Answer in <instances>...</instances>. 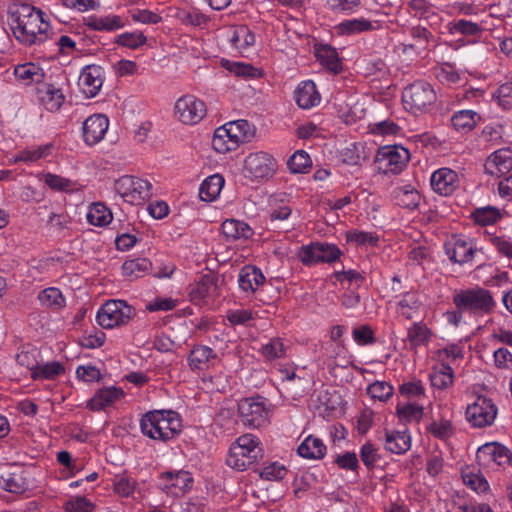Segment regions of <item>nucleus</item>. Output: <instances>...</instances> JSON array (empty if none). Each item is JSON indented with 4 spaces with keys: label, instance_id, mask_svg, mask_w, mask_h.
<instances>
[{
    "label": "nucleus",
    "instance_id": "nucleus-1",
    "mask_svg": "<svg viewBox=\"0 0 512 512\" xmlns=\"http://www.w3.org/2000/svg\"><path fill=\"white\" fill-rule=\"evenodd\" d=\"M8 15L10 29L20 43L40 45L49 38L50 25L44 20L41 10L28 4L13 5Z\"/></svg>",
    "mask_w": 512,
    "mask_h": 512
},
{
    "label": "nucleus",
    "instance_id": "nucleus-2",
    "mask_svg": "<svg viewBox=\"0 0 512 512\" xmlns=\"http://www.w3.org/2000/svg\"><path fill=\"white\" fill-rule=\"evenodd\" d=\"M140 427L149 438L166 442L181 432V420L175 411L154 410L143 415Z\"/></svg>",
    "mask_w": 512,
    "mask_h": 512
},
{
    "label": "nucleus",
    "instance_id": "nucleus-3",
    "mask_svg": "<svg viewBox=\"0 0 512 512\" xmlns=\"http://www.w3.org/2000/svg\"><path fill=\"white\" fill-rule=\"evenodd\" d=\"M258 438L252 434L240 436L230 448L226 463L229 467L244 471L262 458V449L258 446Z\"/></svg>",
    "mask_w": 512,
    "mask_h": 512
},
{
    "label": "nucleus",
    "instance_id": "nucleus-4",
    "mask_svg": "<svg viewBox=\"0 0 512 512\" xmlns=\"http://www.w3.org/2000/svg\"><path fill=\"white\" fill-rule=\"evenodd\" d=\"M453 303L459 310L469 311L474 314H489L496 303L492 293L484 288L462 290L453 296Z\"/></svg>",
    "mask_w": 512,
    "mask_h": 512
},
{
    "label": "nucleus",
    "instance_id": "nucleus-5",
    "mask_svg": "<svg viewBox=\"0 0 512 512\" xmlns=\"http://www.w3.org/2000/svg\"><path fill=\"white\" fill-rule=\"evenodd\" d=\"M436 99L433 87L425 81H415L402 93L404 107L414 114L426 111L436 102Z\"/></svg>",
    "mask_w": 512,
    "mask_h": 512
},
{
    "label": "nucleus",
    "instance_id": "nucleus-6",
    "mask_svg": "<svg viewBox=\"0 0 512 512\" xmlns=\"http://www.w3.org/2000/svg\"><path fill=\"white\" fill-rule=\"evenodd\" d=\"M136 315L135 309L124 300H109L97 313L98 324L111 329L126 325Z\"/></svg>",
    "mask_w": 512,
    "mask_h": 512
},
{
    "label": "nucleus",
    "instance_id": "nucleus-7",
    "mask_svg": "<svg viewBox=\"0 0 512 512\" xmlns=\"http://www.w3.org/2000/svg\"><path fill=\"white\" fill-rule=\"evenodd\" d=\"M410 159L408 149L398 146H384L379 148L376 155V162L379 170L384 174H399L407 165Z\"/></svg>",
    "mask_w": 512,
    "mask_h": 512
},
{
    "label": "nucleus",
    "instance_id": "nucleus-8",
    "mask_svg": "<svg viewBox=\"0 0 512 512\" xmlns=\"http://www.w3.org/2000/svg\"><path fill=\"white\" fill-rule=\"evenodd\" d=\"M238 411L246 426L259 428L268 422L269 410L260 396L242 399L238 404Z\"/></svg>",
    "mask_w": 512,
    "mask_h": 512
},
{
    "label": "nucleus",
    "instance_id": "nucleus-9",
    "mask_svg": "<svg viewBox=\"0 0 512 512\" xmlns=\"http://www.w3.org/2000/svg\"><path fill=\"white\" fill-rule=\"evenodd\" d=\"M466 419L472 426L483 428L494 423L497 407L490 398L477 396L476 400L466 408Z\"/></svg>",
    "mask_w": 512,
    "mask_h": 512
},
{
    "label": "nucleus",
    "instance_id": "nucleus-10",
    "mask_svg": "<svg viewBox=\"0 0 512 512\" xmlns=\"http://www.w3.org/2000/svg\"><path fill=\"white\" fill-rule=\"evenodd\" d=\"M205 103L193 95L179 98L175 104V114L184 124H196L206 115Z\"/></svg>",
    "mask_w": 512,
    "mask_h": 512
},
{
    "label": "nucleus",
    "instance_id": "nucleus-11",
    "mask_svg": "<svg viewBox=\"0 0 512 512\" xmlns=\"http://www.w3.org/2000/svg\"><path fill=\"white\" fill-rule=\"evenodd\" d=\"M341 254L340 249L334 244L312 243L301 248L299 257L305 265H308L319 262L332 263L339 259Z\"/></svg>",
    "mask_w": 512,
    "mask_h": 512
},
{
    "label": "nucleus",
    "instance_id": "nucleus-12",
    "mask_svg": "<svg viewBox=\"0 0 512 512\" xmlns=\"http://www.w3.org/2000/svg\"><path fill=\"white\" fill-rule=\"evenodd\" d=\"M193 477L190 472L179 470L166 471L159 477V487L165 493L172 496H180L192 488Z\"/></svg>",
    "mask_w": 512,
    "mask_h": 512
},
{
    "label": "nucleus",
    "instance_id": "nucleus-13",
    "mask_svg": "<svg viewBox=\"0 0 512 512\" xmlns=\"http://www.w3.org/2000/svg\"><path fill=\"white\" fill-rule=\"evenodd\" d=\"M476 458L480 465L489 466L496 463L502 466L512 461V453L501 443L489 442L478 448Z\"/></svg>",
    "mask_w": 512,
    "mask_h": 512
},
{
    "label": "nucleus",
    "instance_id": "nucleus-14",
    "mask_svg": "<svg viewBox=\"0 0 512 512\" xmlns=\"http://www.w3.org/2000/svg\"><path fill=\"white\" fill-rule=\"evenodd\" d=\"M244 167L253 178H266L274 173L276 162L268 153L256 152L246 157Z\"/></svg>",
    "mask_w": 512,
    "mask_h": 512
},
{
    "label": "nucleus",
    "instance_id": "nucleus-15",
    "mask_svg": "<svg viewBox=\"0 0 512 512\" xmlns=\"http://www.w3.org/2000/svg\"><path fill=\"white\" fill-rule=\"evenodd\" d=\"M445 252L449 259L460 265L470 262L478 249L474 248L467 239L461 236H452L444 245Z\"/></svg>",
    "mask_w": 512,
    "mask_h": 512
},
{
    "label": "nucleus",
    "instance_id": "nucleus-16",
    "mask_svg": "<svg viewBox=\"0 0 512 512\" xmlns=\"http://www.w3.org/2000/svg\"><path fill=\"white\" fill-rule=\"evenodd\" d=\"M103 81L104 71L101 66L94 64L87 65L80 73L79 85L88 98H93L99 93Z\"/></svg>",
    "mask_w": 512,
    "mask_h": 512
},
{
    "label": "nucleus",
    "instance_id": "nucleus-17",
    "mask_svg": "<svg viewBox=\"0 0 512 512\" xmlns=\"http://www.w3.org/2000/svg\"><path fill=\"white\" fill-rule=\"evenodd\" d=\"M109 126L108 118L103 114H94L83 123V137L88 145H94L103 139Z\"/></svg>",
    "mask_w": 512,
    "mask_h": 512
},
{
    "label": "nucleus",
    "instance_id": "nucleus-18",
    "mask_svg": "<svg viewBox=\"0 0 512 512\" xmlns=\"http://www.w3.org/2000/svg\"><path fill=\"white\" fill-rule=\"evenodd\" d=\"M485 172L497 177L507 174L512 169V150L502 148L491 154L485 165Z\"/></svg>",
    "mask_w": 512,
    "mask_h": 512
},
{
    "label": "nucleus",
    "instance_id": "nucleus-19",
    "mask_svg": "<svg viewBox=\"0 0 512 512\" xmlns=\"http://www.w3.org/2000/svg\"><path fill=\"white\" fill-rule=\"evenodd\" d=\"M431 186L438 194L449 196L458 187V175L449 168H441L432 174Z\"/></svg>",
    "mask_w": 512,
    "mask_h": 512
},
{
    "label": "nucleus",
    "instance_id": "nucleus-20",
    "mask_svg": "<svg viewBox=\"0 0 512 512\" xmlns=\"http://www.w3.org/2000/svg\"><path fill=\"white\" fill-rule=\"evenodd\" d=\"M265 282V276L256 266L246 265L241 268L238 276L239 287L244 292L255 293Z\"/></svg>",
    "mask_w": 512,
    "mask_h": 512
},
{
    "label": "nucleus",
    "instance_id": "nucleus-21",
    "mask_svg": "<svg viewBox=\"0 0 512 512\" xmlns=\"http://www.w3.org/2000/svg\"><path fill=\"white\" fill-rule=\"evenodd\" d=\"M124 396L122 388L111 386L99 389L88 401L87 408L91 411H100L110 406L115 401Z\"/></svg>",
    "mask_w": 512,
    "mask_h": 512
},
{
    "label": "nucleus",
    "instance_id": "nucleus-22",
    "mask_svg": "<svg viewBox=\"0 0 512 512\" xmlns=\"http://www.w3.org/2000/svg\"><path fill=\"white\" fill-rule=\"evenodd\" d=\"M218 359L217 354L208 346L197 345L188 356L189 366L192 370H205L214 365Z\"/></svg>",
    "mask_w": 512,
    "mask_h": 512
},
{
    "label": "nucleus",
    "instance_id": "nucleus-23",
    "mask_svg": "<svg viewBox=\"0 0 512 512\" xmlns=\"http://www.w3.org/2000/svg\"><path fill=\"white\" fill-rule=\"evenodd\" d=\"M216 289L217 277L212 273H208L202 275L195 284L190 285L189 296L193 302L199 303L213 294Z\"/></svg>",
    "mask_w": 512,
    "mask_h": 512
},
{
    "label": "nucleus",
    "instance_id": "nucleus-24",
    "mask_svg": "<svg viewBox=\"0 0 512 512\" xmlns=\"http://www.w3.org/2000/svg\"><path fill=\"white\" fill-rule=\"evenodd\" d=\"M241 143L245 142L235 138L234 133L232 134L231 131H228L226 124L215 130L212 139V147L219 153L234 151Z\"/></svg>",
    "mask_w": 512,
    "mask_h": 512
},
{
    "label": "nucleus",
    "instance_id": "nucleus-25",
    "mask_svg": "<svg viewBox=\"0 0 512 512\" xmlns=\"http://www.w3.org/2000/svg\"><path fill=\"white\" fill-rule=\"evenodd\" d=\"M295 101L302 109H310L320 102V94L313 81H303L295 90Z\"/></svg>",
    "mask_w": 512,
    "mask_h": 512
},
{
    "label": "nucleus",
    "instance_id": "nucleus-26",
    "mask_svg": "<svg viewBox=\"0 0 512 512\" xmlns=\"http://www.w3.org/2000/svg\"><path fill=\"white\" fill-rule=\"evenodd\" d=\"M221 231L227 241L250 239L254 231L245 222L236 219H226L221 225Z\"/></svg>",
    "mask_w": 512,
    "mask_h": 512
},
{
    "label": "nucleus",
    "instance_id": "nucleus-27",
    "mask_svg": "<svg viewBox=\"0 0 512 512\" xmlns=\"http://www.w3.org/2000/svg\"><path fill=\"white\" fill-rule=\"evenodd\" d=\"M326 445L313 435H309L298 447V454L307 459H322L326 455Z\"/></svg>",
    "mask_w": 512,
    "mask_h": 512
},
{
    "label": "nucleus",
    "instance_id": "nucleus-28",
    "mask_svg": "<svg viewBox=\"0 0 512 512\" xmlns=\"http://www.w3.org/2000/svg\"><path fill=\"white\" fill-rule=\"evenodd\" d=\"M392 195L398 206L409 210L418 208L421 201L420 193L409 186L395 188Z\"/></svg>",
    "mask_w": 512,
    "mask_h": 512
},
{
    "label": "nucleus",
    "instance_id": "nucleus-29",
    "mask_svg": "<svg viewBox=\"0 0 512 512\" xmlns=\"http://www.w3.org/2000/svg\"><path fill=\"white\" fill-rule=\"evenodd\" d=\"M316 58L322 66L337 74L342 71V63L335 48L329 45H320L316 48Z\"/></svg>",
    "mask_w": 512,
    "mask_h": 512
},
{
    "label": "nucleus",
    "instance_id": "nucleus-30",
    "mask_svg": "<svg viewBox=\"0 0 512 512\" xmlns=\"http://www.w3.org/2000/svg\"><path fill=\"white\" fill-rule=\"evenodd\" d=\"M411 447V438L407 432H386L385 449L391 453L403 454Z\"/></svg>",
    "mask_w": 512,
    "mask_h": 512
},
{
    "label": "nucleus",
    "instance_id": "nucleus-31",
    "mask_svg": "<svg viewBox=\"0 0 512 512\" xmlns=\"http://www.w3.org/2000/svg\"><path fill=\"white\" fill-rule=\"evenodd\" d=\"M41 102L45 108L51 112L61 108L64 102V95L61 90L55 88L52 84H44L43 89L39 90Z\"/></svg>",
    "mask_w": 512,
    "mask_h": 512
},
{
    "label": "nucleus",
    "instance_id": "nucleus-32",
    "mask_svg": "<svg viewBox=\"0 0 512 512\" xmlns=\"http://www.w3.org/2000/svg\"><path fill=\"white\" fill-rule=\"evenodd\" d=\"M86 25L96 31H115L124 27L122 18L118 15L91 16L88 18Z\"/></svg>",
    "mask_w": 512,
    "mask_h": 512
},
{
    "label": "nucleus",
    "instance_id": "nucleus-33",
    "mask_svg": "<svg viewBox=\"0 0 512 512\" xmlns=\"http://www.w3.org/2000/svg\"><path fill=\"white\" fill-rule=\"evenodd\" d=\"M152 268V263L147 258L126 260L122 265V274L128 278L137 279L144 276Z\"/></svg>",
    "mask_w": 512,
    "mask_h": 512
},
{
    "label": "nucleus",
    "instance_id": "nucleus-34",
    "mask_svg": "<svg viewBox=\"0 0 512 512\" xmlns=\"http://www.w3.org/2000/svg\"><path fill=\"white\" fill-rule=\"evenodd\" d=\"M224 184V178L215 174L209 176L200 186L199 189V197L203 201H212L214 200L220 193L222 186Z\"/></svg>",
    "mask_w": 512,
    "mask_h": 512
},
{
    "label": "nucleus",
    "instance_id": "nucleus-35",
    "mask_svg": "<svg viewBox=\"0 0 512 512\" xmlns=\"http://www.w3.org/2000/svg\"><path fill=\"white\" fill-rule=\"evenodd\" d=\"M373 29L372 22L364 18L345 20L336 26L337 33L346 36L371 31Z\"/></svg>",
    "mask_w": 512,
    "mask_h": 512
},
{
    "label": "nucleus",
    "instance_id": "nucleus-36",
    "mask_svg": "<svg viewBox=\"0 0 512 512\" xmlns=\"http://www.w3.org/2000/svg\"><path fill=\"white\" fill-rule=\"evenodd\" d=\"M113 219L112 212L103 203H94L87 214V220L94 226H106Z\"/></svg>",
    "mask_w": 512,
    "mask_h": 512
},
{
    "label": "nucleus",
    "instance_id": "nucleus-37",
    "mask_svg": "<svg viewBox=\"0 0 512 512\" xmlns=\"http://www.w3.org/2000/svg\"><path fill=\"white\" fill-rule=\"evenodd\" d=\"M480 117L472 110H461L453 114L451 122L457 131L472 130Z\"/></svg>",
    "mask_w": 512,
    "mask_h": 512
},
{
    "label": "nucleus",
    "instance_id": "nucleus-38",
    "mask_svg": "<svg viewBox=\"0 0 512 512\" xmlns=\"http://www.w3.org/2000/svg\"><path fill=\"white\" fill-rule=\"evenodd\" d=\"M453 369L442 363L440 367H435L430 374L431 384L438 389H445L453 383Z\"/></svg>",
    "mask_w": 512,
    "mask_h": 512
},
{
    "label": "nucleus",
    "instance_id": "nucleus-39",
    "mask_svg": "<svg viewBox=\"0 0 512 512\" xmlns=\"http://www.w3.org/2000/svg\"><path fill=\"white\" fill-rule=\"evenodd\" d=\"M38 299L42 306L60 309L65 306V297L58 288L50 287L42 290Z\"/></svg>",
    "mask_w": 512,
    "mask_h": 512
},
{
    "label": "nucleus",
    "instance_id": "nucleus-40",
    "mask_svg": "<svg viewBox=\"0 0 512 512\" xmlns=\"http://www.w3.org/2000/svg\"><path fill=\"white\" fill-rule=\"evenodd\" d=\"M471 217L475 223L481 226H487L495 224L497 221H499L502 218V214L496 207L486 206L474 210Z\"/></svg>",
    "mask_w": 512,
    "mask_h": 512
},
{
    "label": "nucleus",
    "instance_id": "nucleus-41",
    "mask_svg": "<svg viewBox=\"0 0 512 512\" xmlns=\"http://www.w3.org/2000/svg\"><path fill=\"white\" fill-rule=\"evenodd\" d=\"M14 75L17 79L25 81L27 84L31 82H40L44 76L41 68L33 63L18 65L14 69Z\"/></svg>",
    "mask_w": 512,
    "mask_h": 512
},
{
    "label": "nucleus",
    "instance_id": "nucleus-42",
    "mask_svg": "<svg viewBox=\"0 0 512 512\" xmlns=\"http://www.w3.org/2000/svg\"><path fill=\"white\" fill-rule=\"evenodd\" d=\"M228 131L234 133L235 138L245 143L251 141L255 135V127L252 126L247 120L240 119L226 123Z\"/></svg>",
    "mask_w": 512,
    "mask_h": 512
},
{
    "label": "nucleus",
    "instance_id": "nucleus-43",
    "mask_svg": "<svg viewBox=\"0 0 512 512\" xmlns=\"http://www.w3.org/2000/svg\"><path fill=\"white\" fill-rule=\"evenodd\" d=\"M287 166L291 173H306L311 167L310 156L304 150H298L288 159Z\"/></svg>",
    "mask_w": 512,
    "mask_h": 512
},
{
    "label": "nucleus",
    "instance_id": "nucleus-44",
    "mask_svg": "<svg viewBox=\"0 0 512 512\" xmlns=\"http://www.w3.org/2000/svg\"><path fill=\"white\" fill-rule=\"evenodd\" d=\"M64 372V366L58 361H53L43 365H37V368L33 370L31 377L33 379H54Z\"/></svg>",
    "mask_w": 512,
    "mask_h": 512
},
{
    "label": "nucleus",
    "instance_id": "nucleus-45",
    "mask_svg": "<svg viewBox=\"0 0 512 512\" xmlns=\"http://www.w3.org/2000/svg\"><path fill=\"white\" fill-rule=\"evenodd\" d=\"M430 330L427 326L421 322L414 323L407 333L409 343L413 347H417L426 344L429 340Z\"/></svg>",
    "mask_w": 512,
    "mask_h": 512
},
{
    "label": "nucleus",
    "instance_id": "nucleus-46",
    "mask_svg": "<svg viewBox=\"0 0 512 512\" xmlns=\"http://www.w3.org/2000/svg\"><path fill=\"white\" fill-rule=\"evenodd\" d=\"M398 418L405 422H420L423 417V407L414 403H408L406 405L398 404L396 409Z\"/></svg>",
    "mask_w": 512,
    "mask_h": 512
},
{
    "label": "nucleus",
    "instance_id": "nucleus-47",
    "mask_svg": "<svg viewBox=\"0 0 512 512\" xmlns=\"http://www.w3.org/2000/svg\"><path fill=\"white\" fill-rule=\"evenodd\" d=\"M231 42L237 48H247L254 44L255 36L246 25H240L235 28Z\"/></svg>",
    "mask_w": 512,
    "mask_h": 512
},
{
    "label": "nucleus",
    "instance_id": "nucleus-48",
    "mask_svg": "<svg viewBox=\"0 0 512 512\" xmlns=\"http://www.w3.org/2000/svg\"><path fill=\"white\" fill-rule=\"evenodd\" d=\"M504 110L512 109V81L501 84L492 95Z\"/></svg>",
    "mask_w": 512,
    "mask_h": 512
},
{
    "label": "nucleus",
    "instance_id": "nucleus-49",
    "mask_svg": "<svg viewBox=\"0 0 512 512\" xmlns=\"http://www.w3.org/2000/svg\"><path fill=\"white\" fill-rule=\"evenodd\" d=\"M368 394L380 401H387L394 392L393 386L384 381H376L367 388Z\"/></svg>",
    "mask_w": 512,
    "mask_h": 512
},
{
    "label": "nucleus",
    "instance_id": "nucleus-50",
    "mask_svg": "<svg viewBox=\"0 0 512 512\" xmlns=\"http://www.w3.org/2000/svg\"><path fill=\"white\" fill-rule=\"evenodd\" d=\"M135 185L132 187V193L135 194V203L140 204L145 200L150 199L153 195L152 184L145 179L134 177Z\"/></svg>",
    "mask_w": 512,
    "mask_h": 512
},
{
    "label": "nucleus",
    "instance_id": "nucleus-51",
    "mask_svg": "<svg viewBox=\"0 0 512 512\" xmlns=\"http://www.w3.org/2000/svg\"><path fill=\"white\" fill-rule=\"evenodd\" d=\"M135 185L134 176H123L115 183L116 191L121 197L131 204L135 203V194L132 193V187Z\"/></svg>",
    "mask_w": 512,
    "mask_h": 512
},
{
    "label": "nucleus",
    "instance_id": "nucleus-52",
    "mask_svg": "<svg viewBox=\"0 0 512 512\" xmlns=\"http://www.w3.org/2000/svg\"><path fill=\"white\" fill-rule=\"evenodd\" d=\"M291 213L292 209L288 205H280L273 208L270 212L272 227L288 229L290 225L282 222L287 221Z\"/></svg>",
    "mask_w": 512,
    "mask_h": 512
},
{
    "label": "nucleus",
    "instance_id": "nucleus-53",
    "mask_svg": "<svg viewBox=\"0 0 512 512\" xmlns=\"http://www.w3.org/2000/svg\"><path fill=\"white\" fill-rule=\"evenodd\" d=\"M398 305L400 307V313L406 319L410 320L413 317V313L419 309L420 302L415 294L407 292Z\"/></svg>",
    "mask_w": 512,
    "mask_h": 512
},
{
    "label": "nucleus",
    "instance_id": "nucleus-54",
    "mask_svg": "<svg viewBox=\"0 0 512 512\" xmlns=\"http://www.w3.org/2000/svg\"><path fill=\"white\" fill-rule=\"evenodd\" d=\"M227 69L236 76L244 78H258L262 75L260 69L252 66L251 64H244L241 62L231 63Z\"/></svg>",
    "mask_w": 512,
    "mask_h": 512
},
{
    "label": "nucleus",
    "instance_id": "nucleus-55",
    "mask_svg": "<svg viewBox=\"0 0 512 512\" xmlns=\"http://www.w3.org/2000/svg\"><path fill=\"white\" fill-rule=\"evenodd\" d=\"M261 353L269 361L281 358L285 354L284 345L279 338L271 339L263 345Z\"/></svg>",
    "mask_w": 512,
    "mask_h": 512
},
{
    "label": "nucleus",
    "instance_id": "nucleus-56",
    "mask_svg": "<svg viewBox=\"0 0 512 512\" xmlns=\"http://www.w3.org/2000/svg\"><path fill=\"white\" fill-rule=\"evenodd\" d=\"M177 17L181 20L184 24H190L193 26H201L208 22L209 18L199 12L198 10L193 11H187V10H180L177 13Z\"/></svg>",
    "mask_w": 512,
    "mask_h": 512
},
{
    "label": "nucleus",
    "instance_id": "nucleus-57",
    "mask_svg": "<svg viewBox=\"0 0 512 512\" xmlns=\"http://www.w3.org/2000/svg\"><path fill=\"white\" fill-rule=\"evenodd\" d=\"M45 184L52 190L66 192L72 187V181L59 175L47 173L44 176Z\"/></svg>",
    "mask_w": 512,
    "mask_h": 512
},
{
    "label": "nucleus",
    "instance_id": "nucleus-58",
    "mask_svg": "<svg viewBox=\"0 0 512 512\" xmlns=\"http://www.w3.org/2000/svg\"><path fill=\"white\" fill-rule=\"evenodd\" d=\"M116 43L124 47L136 49L146 43V37L142 33L136 34L127 32L119 35L116 39Z\"/></svg>",
    "mask_w": 512,
    "mask_h": 512
},
{
    "label": "nucleus",
    "instance_id": "nucleus-59",
    "mask_svg": "<svg viewBox=\"0 0 512 512\" xmlns=\"http://www.w3.org/2000/svg\"><path fill=\"white\" fill-rule=\"evenodd\" d=\"M4 488L10 493H22L26 490L27 484L25 479L16 473H12L8 478H3Z\"/></svg>",
    "mask_w": 512,
    "mask_h": 512
},
{
    "label": "nucleus",
    "instance_id": "nucleus-60",
    "mask_svg": "<svg viewBox=\"0 0 512 512\" xmlns=\"http://www.w3.org/2000/svg\"><path fill=\"white\" fill-rule=\"evenodd\" d=\"M360 458L368 469H373L380 456L376 447L368 442L361 447Z\"/></svg>",
    "mask_w": 512,
    "mask_h": 512
},
{
    "label": "nucleus",
    "instance_id": "nucleus-61",
    "mask_svg": "<svg viewBox=\"0 0 512 512\" xmlns=\"http://www.w3.org/2000/svg\"><path fill=\"white\" fill-rule=\"evenodd\" d=\"M428 431L437 438H447L453 433L452 424L449 420L442 419L439 422H433L427 427Z\"/></svg>",
    "mask_w": 512,
    "mask_h": 512
},
{
    "label": "nucleus",
    "instance_id": "nucleus-62",
    "mask_svg": "<svg viewBox=\"0 0 512 512\" xmlns=\"http://www.w3.org/2000/svg\"><path fill=\"white\" fill-rule=\"evenodd\" d=\"M347 240L350 242H354L358 245L368 244L374 247L378 244L379 238L373 235L372 233L354 231L347 233Z\"/></svg>",
    "mask_w": 512,
    "mask_h": 512
},
{
    "label": "nucleus",
    "instance_id": "nucleus-63",
    "mask_svg": "<svg viewBox=\"0 0 512 512\" xmlns=\"http://www.w3.org/2000/svg\"><path fill=\"white\" fill-rule=\"evenodd\" d=\"M285 474L286 468L284 466L278 465L277 463H272L259 471V476L262 479L269 481L283 479Z\"/></svg>",
    "mask_w": 512,
    "mask_h": 512
},
{
    "label": "nucleus",
    "instance_id": "nucleus-64",
    "mask_svg": "<svg viewBox=\"0 0 512 512\" xmlns=\"http://www.w3.org/2000/svg\"><path fill=\"white\" fill-rule=\"evenodd\" d=\"M65 509L67 512H92L93 505L85 497H77L69 500L65 505Z\"/></svg>",
    "mask_w": 512,
    "mask_h": 512
}]
</instances>
